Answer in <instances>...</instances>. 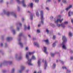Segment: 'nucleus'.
Masks as SVG:
<instances>
[{
    "label": "nucleus",
    "mask_w": 73,
    "mask_h": 73,
    "mask_svg": "<svg viewBox=\"0 0 73 73\" xmlns=\"http://www.w3.org/2000/svg\"><path fill=\"white\" fill-rule=\"evenodd\" d=\"M35 53V52H27L26 55V58L28 60L27 62L28 63L29 65H33V64L31 63V59H29V55H33Z\"/></svg>",
    "instance_id": "nucleus-1"
},
{
    "label": "nucleus",
    "mask_w": 73,
    "mask_h": 73,
    "mask_svg": "<svg viewBox=\"0 0 73 73\" xmlns=\"http://www.w3.org/2000/svg\"><path fill=\"white\" fill-rule=\"evenodd\" d=\"M62 40L63 41V42L62 44V48L63 49L66 50V45H65V44H66L67 42V38H66L65 36H62Z\"/></svg>",
    "instance_id": "nucleus-2"
},
{
    "label": "nucleus",
    "mask_w": 73,
    "mask_h": 73,
    "mask_svg": "<svg viewBox=\"0 0 73 73\" xmlns=\"http://www.w3.org/2000/svg\"><path fill=\"white\" fill-rule=\"evenodd\" d=\"M3 11L5 14L7 16H9V15H12L15 18H16L17 17V16H16V15L13 12H9V11H7V12H6V11H5V10H3Z\"/></svg>",
    "instance_id": "nucleus-3"
},
{
    "label": "nucleus",
    "mask_w": 73,
    "mask_h": 73,
    "mask_svg": "<svg viewBox=\"0 0 73 73\" xmlns=\"http://www.w3.org/2000/svg\"><path fill=\"white\" fill-rule=\"evenodd\" d=\"M18 4H22L23 7H27V5L25 3V0H22L21 2L19 0H16Z\"/></svg>",
    "instance_id": "nucleus-4"
},
{
    "label": "nucleus",
    "mask_w": 73,
    "mask_h": 73,
    "mask_svg": "<svg viewBox=\"0 0 73 73\" xmlns=\"http://www.w3.org/2000/svg\"><path fill=\"white\" fill-rule=\"evenodd\" d=\"M40 16H41V21L40 23L43 25L44 24V22H43V20H44V15H43V11H40Z\"/></svg>",
    "instance_id": "nucleus-5"
},
{
    "label": "nucleus",
    "mask_w": 73,
    "mask_h": 73,
    "mask_svg": "<svg viewBox=\"0 0 73 73\" xmlns=\"http://www.w3.org/2000/svg\"><path fill=\"white\" fill-rule=\"evenodd\" d=\"M19 45H20L21 48H23V43L21 42L20 41H21V38H19L18 40Z\"/></svg>",
    "instance_id": "nucleus-6"
},
{
    "label": "nucleus",
    "mask_w": 73,
    "mask_h": 73,
    "mask_svg": "<svg viewBox=\"0 0 73 73\" xmlns=\"http://www.w3.org/2000/svg\"><path fill=\"white\" fill-rule=\"evenodd\" d=\"M12 64V62L11 61H9L8 62L7 61H5L3 63H1L0 64V67L1 68V66H2V64Z\"/></svg>",
    "instance_id": "nucleus-7"
},
{
    "label": "nucleus",
    "mask_w": 73,
    "mask_h": 73,
    "mask_svg": "<svg viewBox=\"0 0 73 73\" xmlns=\"http://www.w3.org/2000/svg\"><path fill=\"white\" fill-rule=\"evenodd\" d=\"M59 21L60 22V23H61V22H62V21L60 20V19H58L57 20L55 19H54V22L56 24H58Z\"/></svg>",
    "instance_id": "nucleus-8"
},
{
    "label": "nucleus",
    "mask_w": 73,
    "mask_h": 73,
    "mask_svg": "<svg viewBox=\"0 0 73 73\" xmlns=\"http://www.w3.org/2000/svg\"><path fill=\"white\" fill-rule=\"evenodd\" d=\"M17 57H18V55L17 54H16L15 57L18 60H21V59H22L23 58V57H22L21 56H20L18 58H17Z\"/></svg>",
    "instance_id": "nucleus-9"
},
{
    "label": "nucleus",
    "mask_w": 73,
    "mask_h": 73,
    "mask_svg": "<svg viewBox=\"0 0 73 73\" xmlns=\"http://www.w3.org/2000/svg\"><path fill=\"white\" fill-rule=\"evenodd\" d=\"M25 69V67L24 66H22L21 67V70H19V73H21L23 72V70Z\"/></svg>",
    "instance_id": "nucleus-10"
},
{
    "label": "nucleus",
    "mask_w": 73,
    "mask_h": 73,
    "mask_svg": "<svg viewBox=\"0 0 73 73\" xmlns=\"http://www.w3.org/2000/svg\"><path fill=\"white\" fill-rule=\"evenodd\" d=\"M44 50L43 51L46 54H48V52L46 51L47 50H46V47L44 46Z\"/></svg>",
    "instance_id": "nucleus-11"
},
{
    "label": "nucleus",
    "mask_w": 73,
    "mask_h": 73,
    "mask_svg": "<svg viewBox=\"0 0 73 73\" xmlns=\"http://www.w3.org/2000/svg\"><path fill=\"white\" fill-rule=\"evenodd\" d=\"M33 4L32 3H30L28 5V7L30 6L31 8H33Z\"/></svg>",
    "instance_id": "nucleus-12"
},
{
    "label": "nucleus",
    "mask_w": 73,
    "mask_h": 73,
    "mask_svg": "<svg viewBox=\"0 0 73 73\" xmlns=\"http://www.w3.org/2000/svg\"><path fill=\"white\" fill-rule=\"evenodd\" d=\"M47 62L46 60L44 62V69L45 70L46 69V67H47Z\"/></svg>",
    "instance_id": "nucleus-13"
},
{
    "label": "nucleus",
    "mask_w": 73,
    "mask_h": 73,
    "mask_svg": "<svg viewBox=\"0 0 73 73\" xmlns=\"http://www.w3.org/2000/svg\"><path fill=\"white\" fill-rule=\"evenodd\" d=\"M12 40V38L11 37H8L7 38V41H9Z\"/></svg>",
    "instance_id": "nucleus-14"
},
{
    "label": "nucleus",
    "mask_w": 73,
    "mask_h": 73,
    "mask_svg": "<svg viewBox=\"0 0 73 73\" xmlns=\"http://www.w3.org/2000/svg\"><path fill=\"white\" fill-rule=\"evenodd\" d=\"M71 15H73V12H71L70 11L68 13V15L69 17H70L71 16V15H70V14Z\"/></svg>",
    "instance_id": "nucleus-15"
},
{
    "label": "nucleus",
    "mask_w": 73,
    "mask_h": 73,
    "mask_svg": "<svg viewBox=\"0 0 73 73\" xmlns=\"http://www.w3.org/2000/svg\"><path fill=\"white\" fill-rule=\"evenodd\" d=\"M44 41L45 42H46L47 45H49V40L48 39L44 40Z\"/></svg>",
    "instance_id": "nucleus-16"
},
{
    "label": "nucleus",
    "mask_w": 73,
    "mask_h": 73,
    "mask_svg": "<svg viewBox=\"0 0 73 73\" xmlns=\"http://www.w3.org/2000/svg\"><path fill=\"white\" fill-rule=\"evenodd\" d=\"M72 5H70L66 9V11H68V10H69L70 8H72Z\"/></svg>",
    "instance_id": "nucleus-17"
},
{
    "label": "nucleus",
    "mask_w": 73,
    "mask_h": 73,
    "mask_svg": "<svg viewBox=\"0 0 73 73\" xmlns=\"http://www.w3.org/2000/svg\"><path fill=\"white\" fill-rule=\"evenodd\" d=\"M56 43H57V41H55L52 44L53 47H55V46L56 45Z\"/></svg>",
    "instance_id": "nucleus-18"
},
{
    "label": "nucleus",
    "mask_w": 73,
    "mask_h": 73,
    "mask_svg": "<svg viewBox=\"0 0 73 73\" xmlns=\"http://www.w3.org/2000/svg\"><path fill=\"white\" fill-rule=\"evenodd\" d=\"M34 45H36V46H37V47H39V44H38V43H37V42H34Z\"/></svg>",
    "instance_id": "nucleus-19"
},
{
    "label": "nucleus",
    "mask_w": 73,
    "mask_h": 73,
    "mask_svg": "<svg viewBox=\"0 0 73 73\" xmlns=\"http://www.w3.org/2000/svg\"><path fill=\"white\" fill-rule=\"evenodd\" d=\"M40 65H41V62L40 60H39L38 62V66H40Z\"/></svg>",
    "instance_id": "nucleus-20"
},
{
    "label": "nucleus",
    "mask_w": 73,
    "mask_h": 73,
    "mask_svg": "<svg viewBox=\"0 0 73 73\" xmlns=\"http://www.w3.org/2000/svg\"><path fill=\"white\" fill-rule=\"evenodd\" d=\"M30 60H36V57H35V56L34 55H33L31 58V59H30ZM31 61H32V60H31Z\"/></svg>",
    "instance_id": "nucleus-21"
},
{
    "label": "nucleus",
    "mask_w": 73,
    "mask_h": 73,
    "mask_svg": "<svg viewBox=\"0 0 73 73\" xmlns=\"http://www.w3.org/2000/svg\"><path fill=\"white\" fill-rule=\"evenodd\" d=\"M50 25L53 28H54V27H55V25L52 23H50Z\"/></svg>",
    "instance_id": "nucleus-22"
},
{
    "label": "nucleus",
    "mask_w": 73,
    "mask_h": 73,
    "mask_svg": "<svg viewBox=\"0 0 73 73\" xmlns=\"http://www.w3.org/2000/svg\"><path fill=\"white\" fill-rule=\"evenodd\" d=\"M12 31L13 33V34L14 35H15V34H16V32H15V30L14 29H13V30H12Z\"/></svg>",
    "instance_id": "nucleus-23"
},
{
    "label": "nucleus",
    "mask_w": 73,
    "mask_h": 73,
    "mask_svg": "<svg viewBox=\"0 0 73 73\" xmlns=\"http://www.w3.org/2000/svg\"><path fill=\"white\" fill-rule=\"evenodd\" d=\"M60 26L62 27L63 28H65V26L63 23H62L60 24Z\"/></svg>",
    "instance_id": "nucleus-24"
},
{
    "label": "nucleus",
    "mask_w": 73,
    "mask_h": 73,
    "mask_svg": "<svg viewBox=\"0 0 73 73\" xmlns=\"http://www.w3.org/2000/svg\"><path fill=\"white\" fill-rule=\"evenodd\" d=\"M56 64H53V65L52 67V68L54 69L56 68Z\"/></svg>",
    "instance_id": "nucleus-25"
},
{
    "label": "nucleus",
    "mask_w": 73,
    "mask_h": 73,
    "mask_svg": "<svg viewBox=\"0 0 73 73\" xmlns=\"http://www.w3.org/2000/svg\"><path fill=\"white\" fill-rule=\"evenodd\" d=\"M24 30L25 31H26V30H27V25H24Z\"/></svg>",
    "instance_id": "nucleus-26"
},
{
    "label": "nucleus",
    "mask_w": 73,
    "mask_h": 73,
    "mask_svg": "<svg viewBox=\"0 0 73 73\" xmlns=\"http://www.w3.org/2000/svg\"><path fill=\"white\" fill-rule=\"evenodd\" d=\"M50 54L51 57H53L55 55V54L53 53L52 52H51Z\"/></svg>",
    "instance_id": "nucleus-27"
},
{
    "label": "nucleus",
    "mask_w": 73,
    "mask_h": 73,
    "mask_svg": "<svg viewBox=\"0 0 73 73\" xmlns=\"http://www.w3.org/2000/svg\"><path fill=\"white\" fill-rule=\"evenodd\" d=\"M69 36H70V37H72V36H73L72 33H71V32L69 33Z\"/></svg>",
    "instance_id": "nucleus-28"
},
{
    "label": "nucleus",
    "mask_w": 73,
    "mask_h": 73,
    "mask_svg": "<svg viewBox=\"0 0 73 73\" xmlns=\"http://www.w3.org/2000/svg\"><path fill=\"white\" fill-rule=\"evenodd\" d=\"M14 72H15V68H13L11 70V73H13Z\"/></svg>",
    "instance_id": "nucleus-29"
},
{
    "label": "nucleus",
    "mask_w": 73,
    "mask_h": 73,
    "mask_svg": "<svg viewBox=\"0 0 73 73\" xmlns=\"http://www.w3.org/2000/svg\"><path fill=\"white\" fill-rule=\"evenodd\" d=\"M36 15L37 16V17H39V13H38V12H37L36 13Z\"/></svg>",
    "instance_id": "nucleus-30"
},
{
    "label": "nucleus",
    "mask_w": 73,
    "mask_h": 73,
    "mask_svg": "<svg viewBox=\"0 0 73 73\" xmlns=\"http://www.w3.org/2000/svg\"><path fill=\"white\" fill-rule=\"evenodd\" d=\"M30 19L31 20H33V15L32 14L31 15V16L30 17Z\"/></svg>",
    "instance_id": "nucleus-31"
},
{
    "label": "nucleus",
    "mask_w": 73,
    "mask_h": 73,
    "mask_svg": "<svg viewBox=\"0 0 73 73\" xmlns=\"http://www.w3.org/2000/svg\"><path fill=\"white\" fill-rule=\"evenodd\" d=\"M62 2L64 3V4L66 3V0H62Z\"/></svg>",
    "instance_id": "nucleus-32"
},
{
    "label": "nucleus",
    "mask_w": 73,
    "mask_h": 73,
    "mask_svg": "<svg viewBox=\"0 0 73 73\" xmlns=\"http://www.w3.org/2000/svg\"><path fill=\"white\" fill-rule=\"evenodd\" d=\"M23 33H20L19 35V37H20L22 36H23Z\"/></svg>",
    "instance_id": "nucleus-33"
},
{
    "label": "nucleus",
    "mask_w": 73,
    "mask_h": 73,
    "mask_svg": "<svg viewBox=\"0 0 73 73\" xmlns=\"http://www.w3.org/2000/svg\"><path fill=\"white\" fill-rule=\"evenodd\" d=\"M71 72V71L67 69V73H70Z\"/></svg>",
    "instance_id": "nucleus-34"
},
{
    "label": "nucleus",
    "mask_w": 73,
    "mask_h": 73,
    "mask_svg": "<svg viewBox=\"0 0 73 73\" xmlns=\"http://www.w3.org/2000/svg\"><path fill=\"white\" fill-rule=\"evenodd\" d=\"M46 32L47 33V34H49V31L48 29H46Z\"/></svg>",
    "instance_id": "nucleus-35"
},
{
    "label": "nucleus",
    "mask_w": 73,
    "mask_h": 73,
    "mask_svg": "<svg viewBox=\"0 0 73 73\" xmlns=\"http://www.w3.org/2000/svg\"><path fill=\"white\" fill-rule=\"evenodd\" d=\"M68 22H67V21L65 22L64 23V24H66V25H67L68 24Z\"/></svg>",
    "instance_id": "nucleus-36"
},
{
    "label": "nucleus",
    "mask_w": 73,
    "mask_h": 73,
    "mask_svg": "<svg viewBox=\"0 0 73 73\" xmlns=\"http://www.w3.org/2000/svg\"><path fill=\"white\" fill-rule=\"evenodd\" d=\"M5 48H7V47H8V45H7V43H5Z\"/></svg>",
    "instance_id": "nucleus-37"
},
{
    "label": "nucleus",
    "mask_w": 73,
    "mask_h": 73,
    "mask_svg": "<svg viewBox=\"0 0 73 73\" xmlns=\"http://www.w3.org/2000/svg\"><path fill=\"white\" fill-rule=\"evenodd\" d=\"M18 11L19 12L20 11V7L19 6H17Z\"/></svg>",
    "instance_id": "nucleus-38"
},
{
    "label": "nucleus",
    "mask_w": 73,
    "mask_h": 73,
    "mask_svg": "<svg viewBox=\"0 0 73 73\" xmlns=\"http://www.w3.org/2000/svg\"><path fill=\"white\" fill-rule=\"evenodd\" d=\"M62 68H63V69H67L66 67H62Z\"/></svg>",
    "instance_id": "nucleus-39"
},
{
    "label": "nucleus",
    "mask_w": 73,
    "mask_h": 73,
    "mask_svg": "<svg viewBox=\"0 0 73 73\" xmlns=\"http://www.w3.org/2000/svg\"><path fill=\"white\" fill-rule=\"evenodd\" d=\"M55 38H56V36L54 35L53 36L52 39L53 40H54V39H55Z\"/></svg>",
    "instance_id": "nucleus-40"
},
{
    "label": "nucleus",
    "mask_w": 73,
    "mask_h": 73,
    "mask_svg": "<svg viewBox=\"0 0 73 73\" xmlns=\"http://www.w3.org/2000/svg\"><path fill=\"white\" fill-rule=\"evenodd\" d=\"M30 26L28 25V27H27V29L29 30L30 29Z\"/></svg>",
    "instance_id": "nucleus-41"
},
{
    "label": "nucleus",
    "mask_w": 73,
    "mask_h": 73,
    "mask_svg": "<svg viewBox=\"0 0 73 73\" xmlns=\"http://www.w3.org/2000/svg\"><path fill=\"white\" fill-rule=\"evenodd\" d=\"M57 24V27H60V25L59 24H58V23H56Z\"/></svg>",
    "instance_id": "nucleus-42"
},
{
    "label": "nucleus",
    "mask_w": 73,
    "mask_h": 73,
    "mask_svg": "<svg viewBox=\"0 0 73 73\" xmlns=\"http://www.w3.org/2000/svg\"><path fill=\"white\" fill-rule=\"evenodd\" d=\"M19 25L21 27V26H22V24L21 23H19Z\"/></svg>",
    "instance_id": "nucleus-43"
},
{
    "label": "nucleus",
    "mask_w": 73,
    "mask_h": 73,
    "mask_svg": "<svg viewBox=\"0 0 73 73\" xmlns=\"http://www.w3.org/2000/svg\"><path fill=\"white\" fill-rule=\"evenodd\" d=\"M1 47H3V43H1Z\"/></svg>",
    "instance_id": "nucleus-44"
},
{
    "label": "nucleus",
    "mask_w": 73,
    "mask_h": 73,
    "mask_svg": "<svg viewBox=\"0 0 73 73\" xmlns=\"http://www.w3.org/2000/svg\"><path fill=\"white\" fill-rule=\"evenodd\" d=\"M50 0H47L46 1V3H48V2H50Z\"/></svg>",
    "instance_id": "nucleus-45"
},
{
    "label": "nucleus",
    "mask_w": 73,
    "mask_h": 73,
    "mask_svg": "<svg viewBox=\"0 0 73 73\" xmlns=\"http://www.w3.org/2000/svg\"><path fill=\"white\" fill-rule=\"evenodd\" d=\"M70 51L71 53H73V51H72V50L70 49Z\"/></svg>",
    "instance_id": "nucleus-46"
},
{
    "label": "nucleus",
    "mask_w": 73,
    "mask_h": 73,
    "mask_svg": "<svg viewBox=\"0 0 73 73\" xmlns=\"http://www.w3.org/2000/svg\"><path fill=\"white\" fill-rule=\"evenodd\" d=\"M3 0H1L0 1V3H3Z\"/></svg>",
    "instance_id": "nucleus-47"
},
{
    "label": "nucleus",
    "mask_w": 73,
    "mask_h": 73,
    "mask_svg": "<svg viewBox=\"0 0 73 73\" xmlns=\"http://www.w3.org/2000/svg\"><path fill=\"white\" fill-rule=\"evenodd\" d=\"M37 32H38V33H40V30H37Z\"/></svg>",
    "instance_id": "nucleus-48"
},
{
    "label": "nucleus",
    "mask_w": 73,
    "mask_h": 73,
    "mask_svg": "<svg viewBox=\"0 0 73 73\" xmlns=\"http://www.w3.org/2000/svg\"><path fill=\"white\" fill-rule=\"evenodd\" d=\"M73 57H72V56L70 57V59L71 60H73Z\"/></svg>",
    "instance_id": "nucleus-49"
},
{
    "label": "nucleus",
    "mask_w": 73,
    "mask_h": 73,
    "mask_svg": "<svg viewBox=\"0 0 73 73\" xmlns=\"http://www.w3.org/2000/svg\"><path fill=\"white\" fill-rule=\"evenodd\" d=\"M6 72H7V71H6V70H3V72L4 73Z\"/></svg>",
    "instance_id": "nucleus-50"
},
{
    "label": "nucleus",
    "mask_w": 73,
    "mask_h": 73,
    "mask_svg": "<svg viewBox=\"0 0 73 73\" xmlns=\"http://www.w3.org/2000/svg\"><path fill=\"white\" fill-rule=\"evenodd\" d=\"M17 31H19V30H20V28H19V27H17Z\"/></svg>",
    "instance_id": "nucleus-51"
},
{
    "label": "nucleus",
    "mask_w": 73,
    "mask_h": 73,
    "mask_svg": "<svg viewBox=\"0 0 73 73\" xmlns=\"http://www.w3.org/2000/svg\"><path fill=\"white\" fill-rule=\"evenodd\" d=\"M39 0H35V2L36 3H38Z\"/></svg>",
    "instance_id": "nucleus-52"
},
{
    "label": "nucleus",
    "mask_w": 73,
    "mask_h": 73,
    "mask_svg": "<svg viewBox=\"0 0 73 73\" xmlns=\"http://www.w3.org/2000/svg\"><path fill=\"white\" fill-rule=\"evenodd\" d=\"M46 10H47V11H49V8H48V7H46Z\"/></svg>",
    "instance_id": "nucleus-53"
},
{
    "label": "nucleus",
    "mask_w": 73,
    "mask_h": 73,
    "mask_svg": "<svg viewBox=\"0 0 73 73\" xmlns=\"http://www.w3.org/2000/svg\"><path fill=\"white\" fill-rule=\"evenodd\" d=\"M38 73H41V71L40 70L38 71Z\"/></svg>",
    "instance_id": "nucleus-54"
},
{
    "label": "nucleus",
    "mask_w": 73,
    "mask_h": 73,
    "mask_svg": "<svg viewBox=\"0 0 73 73\" xmlns=\"http://www.w3.org/2000/svg\"><path fill=\"white\" fill-rule=\"evenodd\" d=\"M61 62H62V65L64 64V62L62 61H61Z\"/></svg>",
    "instance_id": "nucleus-55"
},
{
    "label": "nucleus",
    "mask_w": 73,
    "mask_h": 73,
    "mask_svg": "<svg viewBox=\"0 0 73 73\" xmlns=\"http://www.w3.org/2000/svg\"><path fill=\"white\" fill-rule=\"evenodd\" d=\"M13 3V0H11L10 2V4H12Z\"/></svg>",
    "instance_id": "nucleus-56"
},
{
    "label": "nucleus",
    "mask_w": 73,
    "mask_h": 73,
    "mask_svg": "<svg viewBox=\"0 0 73 73\" xmlns=\"http://www.w3.org/2000/svg\"><path fill=\"white\" fill-rule=\"evenodd\" d=\"M33 40H36V38H33Z\"/></svg>",
    "instance_id": "nucleus-57"
},
{
    "label": "nucleus",
    "mask_w": 73,
    "mask_h": 73,
    "mask_svg": "<svg viewBox=\"0 0 73 73\" xmlns=\"http://www.w3.org/2000/svg\"><path fill=\"white\" fill-rule=\"evenodd\" d=\"M2 55L3 56V55H4V53L3 52H1V53Z\"/></svg>",
    "instance_id": "nucleus-58"
},
{
    "label": "nucleus",
    "mask_w": 73,
    "mask_h": 73,
    "mask_svg": "<svg viewBox=\"0 0 73 73\" xmlns=\"http://www.w3.org/2000/svg\"><path fill=\"white\" fill-rule=\"evenodd\" d=\"M26 50H28V47H27L26 48Z\"/></svg>",
    "instance_id": "nucleus-59"
},
{
    "label": "nucleus",
    "mask_w": 73,
    "mask_h": 73,
    "mask_svg": "<svg viewBox=\"0 0 73 73\" xmlns=\"http://www.w3.org/2000/svg\"><path fill=\"white\" fill-rule=\"evenodd\" d=\"M71 21L72 23H73V19H71Z\"/></svg>",
    "instance_id": "nucleus-60"
},
{
    "label": "nucleus",
    "mask_w": 73,
    "mask_h": 73,
    "mask_svg": "<svg viewBox=\"0 0 73 73\" xmlns=\"http://www.w3.org/2000/svg\"><path fill=\"white\" fill-rule=\"evenodd\" d=\"M61 1V0H58V3H60Z\"/></svg>",
    "instance_id": "nucleus-61"
},
{
    "label": "nucleus",
    "mask_w": 73,
    "mask_h": 73,
    "mask_svg": "<svg viewBox=\"0 0 73 73\" xmlns=\"http://www.w3.org/2000/svg\"><path fill=\"white\" fill-rule=\"evenodd\" d=\"M22 21H24V18H22Z\"/></svg>",
    "instance_id": "nucleus-62"
},
{
    "label": "nucleus",
    "mask_w": 73,
    "mask_h": 73,
    "mask_svg": "<svg viewBox=\"0 0 73 73\" xmlns=\"http://www.w3.org/2000/svg\"><path fill=\"white\" fill-rule=\"evenodd\" d=\"M58 35L59 36H60V35H61V34H60V33H58Z\"/></svg>",
    "instance_id": "nucleus-63"
},
{
    "label": "nucleus",
    "mask_w": 73,
    "mask_h": 73,
    "mask_svg": "<svg viewBox=\"0 0 73 73\" xmlns=\"http://www.w3.org/2000/svg\"><path fill=\"white\" fill-rule=\"evenodd\" d=\"M51 19H52L53 18V17H50Z\"/></svg>",
    "instance_id": "nucleus-64"
}]
</instances>
